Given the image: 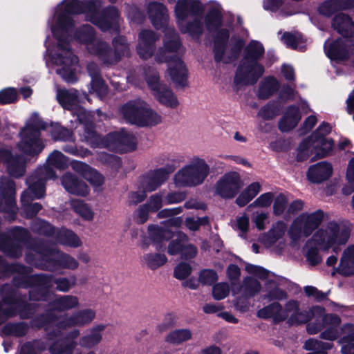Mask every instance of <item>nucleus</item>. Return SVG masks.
<instances>
[{
	"mask_svg": "<svg viewBox=\"0 0 354 354\" xmlns=\"http://www.w3.org/2000/svg\"><path fill=\"white\" fill-rule=\"evenodd\" d=\"M101 1L91 0L83 3L78 0H64L59 4L53 21L48 20L51 30L57 40V46L51 53V60L58 67L56 73L66 82L74 83L77 80L75 65L78 59L71 50L69 42L75 39L86 46L87 51L94 55L103 54L99 48L104 44L95 37V32L91 25H83L73 33L74 22L73 15L84 13L86 20L97 26L102 31L118 32L119 30L120 15L115 7L111 6L101 11Z\"/></svg>",
	"mask_w": 354,
	"mask_h": 354,
	"instance_id": "1",
	"label": "nucleus"
},
{
	"mask_svg": "<svg viewBox=\"0 0 354 354\" xmlns=\"http://www.w3.org/2000/svg\"><path fill=\"white\" fill-rule=\"evenodd\" d=\"M147 10L153 26L156 29H163L165 32L164 46L155 55L156 61L168 64L169 74L176 85L183 87L187 86V68L181 59L176 55L181 44L176 30L168 27L167 8L161 3L152 1L148 3Z\"/></svg>",
	"mask_w": 354,
	"mask_h": 354,
	"instance_id": "2",
	"label": "nucleus"
},
{
	"mask_svg": "<svg viewBox=\"0 0 354 354\" xmlns=\"http://www.w3.org/2000/svg\"><path fill=\"white\" fill-rule=\"evenodd\" d=\"M350 237V230L346 226L335 222L329 223L325 227L319 229L309 239L304 251L308 263L315 266L322 261L318 248L323 251L331 249L337 252L341 245H345Z\"/></svg>",
	"mask_w": 354,
	"mask_h": 354,
	"instance_id": "3",
	"label": "nucleus"
},
{
	"mask_svg": "<svg viewBox=\"0 0 354 354\" xmlns=\"http://www.w3.org/2000/svg\"><path fill=\"white\" fill-rule=\"evenodd\" d=\"M314 322L307 325V331L310 334H316L324 329L320 334V337L324 339L333 341L339 335V326L341 323L340 317L335 314H326L324 308L314 306L308 311L297 312L289 318L291 324H300L309 320Z\"/></svg>",
	"mask_w": 354,
	"mask_h": 354,
	"instance_id": "4",
	"label": "nucleus"
},
{
	"mask_svg": "<svg viewBox=\"0 0 354 354\" xmlns=\"http://www.w3.org/2000/svg\"><path fill=\"white\" fill-rule=\"evenodd\" d=\"M26 260L28 263L39 269L51 272L57 271L59 268L75 270L79 266L74 257L66 253L59 254L55 246L43 242L35 243L29 248Z\"/></svg>",
	"mask_w": 354,
	"mask_h": 354,
	"instance_id": "5",
	"label": "nucleus"
},
{
	"mask_svg": "<svg viewBox=\"0 0 354 354\" xmlns=\"http://www.w3.org/2000/svg\"><path fill=\"white\" fill-rule=\"evenodd\" d=\"M222 15L218 6L212 8L207 13L205 22L209 31L218 30L214 39V54L216 62L229 63L236 59L244 46V41L239 39L233 47L227 49V41L230 37L229 30L226 28L218 30L221 24Z\"/></svg>",
	"mask_w": 354,
	"mask_h": 354,
	"instance_id": "6",
	"label": "nucleus"
},
{
	"mask_svg": "<svg viewBox=\"0 0 354 354\" xmlns=\"http://www.w3.org/2000/svg\"><path fill=\"white\" fill-rule=\"evenodd\" d=\"M332 27L345 38L335 41L326 40L324 44L325 53L331 59H346L354 52V22L348 15L339 13L333 17Z\"/></svg>",
	"mask_w": 354,
	"mask_h": 354,
	"instance_id": "7",
	"label": "nucleus"
},
{
	"mask_svg": "<svg viewBox=\"0 0 354 354\" xmlns=\"http://www.w3.org/2000/svg\"><path fill=\"white\" fill-rule=\"evenodd\" d=\"M176 23L182 33L198 39L204 30L203 8L199 0H178L174 9Z\"/></svg>",
	"mask_w": 354,
	"mask_h": 354,
	"instance_id": "8",
	"label": "nucleus"
},
{
	"mask_svg": "<svg viewBox=\"0 0 354 354\" xmlns=\"http://www.w3.org/2000/svg\"><path fill=\"white\" fill-rule=\"evenodd\" d=\"M264 54L263 45L252 41L245 49V55L238 67L234 81L236 84H254L264 73L263 66L258 61Z\"/></svg>",
	"mask_w": 354,
	"mask_h": 354,
	"instance_id": "9",
	"label": "nucleus"
},
{
	"mask_svg": "<svg viewBox=\"0 0 354 354\" xmlns=\"http://www.w3.org/2000/svg\"><path fill=\"white\" fill-rule=\"evenodd\" d=\"M85 133L82 141L93 148H110L119 151H131L136 148V138L131 133L122 129L109 133L106 138H102L94 130V125L85 126Z\"/></svg>",
	"mask_w": 354,
	"mask_h": 354,
	"instance_id": "10",
	"label": "nucleus"
},
{
	"mask_svg": "<svg viewBox=\"0 0 354 354\" xmlns=\"http://www.w3.org/2000/svg\"><path fill=\"white\" fill-rule=\"evenodd\" d=\"M95 311L91 308L81 309L71 315H65L62 319L57 323V329L50 330V326L57 321V315L51 310L47 311L39 317L40 327H44L48 333L49 339L59 337L61 329H67L72 327H83L90 324L95 318Z\"/></svg>",
	"mask_w": 354,
	"mask_h": 354,
	"instance_id": "11",
	"label": "nucleus"
},
{
	"mask_svg": "<svg viewBox=\"0 0 354 354\" xmlns=\"http://www.w3.org/2000/svg\"><path fill=\"white\" fill-rule=\"evenodd\" d=\"M55 177V172L50 169H43L35 175H31L26 180L28 188L22 193L21 201L26 217L35 216L42 208L39 203H32L35 199H39L45 195L46 180Z\"/></svg>",
	"mask_w": 354,
	"mask_h": 354,
	"instance_id": "12",
	"label": "nucleus"
},
{
	"mask_svg": "<svg viewBox=\"0 0 354 354\" xmlns=\"http://www.w3.org/2000/svg\"><path fill=\"white\" fill-rule=\"evenodd\" d=\"M210 174V166L205 160L194 156L174 175V180L178 187H196L203 184Z\"/></svg>",
	"mask_w": 354,
	"mask_h": 354,
	"instance_id": "13",
	"label": "nucleus"
},
{
	"mask_svg": "<svg viewBox=\"0 0 354 354\" xmlns=\"http://www.w3.org/2000/svg\"><path fill=\"white\" fill-rule=\"evenodd\" d=\"M44 129V124L37 117V114H34L20 133L21 141L18 144L19 150L28 156L39 153L44 147L39 139V131Z\"/></svg>",
	"mask_w": 354,
	"mask_h": 354,
	"instance_id": "14",
	"label": "nucleus"
},
{
	"mask_svg": "<svg viewBox=\"0 0 354 354\" xmlns=\"http://www.w3.org/2000/svg\"><path fill=\"white\" fill-rule=\"evenodd\" d=\"M40 275H45L48 277L50 279V285L45 289L43 287L39 286L37 283L32 280H28L25 283L24 288L30 287L31 290L29 291V299L33 301H48L50 299L53 293L50 291V288L53 286V282L56 286L57 290L62 292H68L72 288L75 286L77 279L75 275L70 277H58L53 279L51 274H41Z\"/></svg>",
	"mask_w": 354,
	"mask_h": 354,
	"instance_id": "15",
	"label": "nucleus"
},
{
	"mask_svg": "<svg viewBox=\"0 0 354 354\" xmlns=\"http://www.w3.org/2000/svg\"><path fill=\"white\" fill-rule=\"evenodd\" d=\"M324 218V212L317 209L313 212H304L292 223L288 235L292 241H298L301 236H308L317 229Z\"/></svg>",
	"mask_w": 354,
	"mask_h": 354,
	"instance_id": "16",
	"label": "nucleus"
},
{
	"mask_svg": "<svg viewBox=\"0 0 354 354\" xmlns=\"http://www.w3.org/2000/svg\"><path fill=\"white\" fill-rule=\"evenodd\" d=\"M57 98L63 108L75 112L77 119L80 121L79 126L77 127L78 131H83L80 136L81 139L82 135L85 133V126L94 125L91 118V114L85 109L78 105L77 93L75 89H60L57 91Z\"/></svg>",
	"mask_w": 354,
	"mask_h": 354,
	"instance_id": "17",
	"label": "nucleus"
},
{
	"mask_svg": "<svg viewBox=\"0 0 354 354\" xmlns=\"http://www.w3.org/2000/svg\"><path fill=\"white\" fill-rule=\"evenodd\" d=\"M15 272L17 274L13 279L14 284L19 287L24 288L28 280H32L37 283L39 286L43 289L50 285V279L45 275H30L29 268L24 267L19 264L8 265L0 257V277L6 274L7 272Z\"/></svg>",
	"mask_w": 354,
	"mask_h": 354,
	"instance_id": "18",
	"label": "nucleus"
},
{
	"mask_svg": "<svg viewBox=\"0 0 354 354\" xmlns=\"http://www.w3.org/2000/svg\"><path fill=\"white\" fill-rule=\"evenodd\" d=\"M147 84L155 98L162 104L169 108H176L179 102L174 93L164 84L159 82L156 71L148 68L145 71Z\"/></svg>",
	"mask_w": 354,
	"mask_h": 354,
	"instance_id": "19",
	"label": "nucleus"
},
{
	"mask_svg": "<svg viewBox=\"0 0 354 354\" xmlns=\"http://www.w3.org/2000/svg\"><path fill=\"white\" fill-rule=\"evenodd\" d=\"M0 194L2 197L0 202V211L7 214V219L12 221L17 213L15 182L8 177H2L0 181Z\"/></svg>",
	"mask_w": 354,
	"mask_h": 354,
	"instance_id": "20",
	"label": "nucleus"
},
{
	"mask_svg": "<svg viewBox=\"0 0 354 354\" xmlns=\"http://www.w3.org/2000/svg\"><path fill=\"white\" fill-rule=\"evenodd\" d=\"M102 44H104V46L103 48L100 47L101 49L99 48V52L103 54L104 59L100 55H97V57L104 64H115L122 57L129 56L130 54L129 44L124 37L118 36L113 39V51L107 43L102 41Z\"/></svg>",
	"mask_w": 354,
	"mask_h": 354,
	"instance_id": "21",
	"label": "nucleus"
},
{
	"mask_svg": "<svg viewBox=\"0 0 354 354\" xmlns=\"http://www.w3.org/2000/svg\"><path fill=\"white\" fill-rule=\"evenodd\" d=\"M10 290V286L5 285L0 287V295L2 296V301H0V324L5 322L8 318L16 315L18 313L23 319L28 318L31 313H27L23 310H18L21 304L16 302L15 297L16 293H8Z\"/></svg>",
	"mask_w": 354,
	"mask_h": 354,
	"instance_id": "22",
	"label": "nucleus"
},
{
	"mask_svg": "<svg viewBox=\"0 0 354 354\" xmlns=\"http://www.w3.org/2000/svg\"><path fill=\"white\" fill-rule=\"evenodd\" d=\"M240 175L236 172L225 174L216 185V192L222 198H232L243 187Z\"/></svg>",
	"mask_w": 354,
	"mask_h": 354,
	"instance_id": "23",
	"label": "nucleus"
},
{
	"mask_svg": "<svg viewBox=\"0 0 354 354\" xmlns=\"http://www.w3.org/2000/svg\"><path fill=\"white\" fill-rule=\"evenodd\" d=\"M13 239L0 244V250L12 258H18L22 254V243L28 237V232L21 227H15L10 231Z\"/></svg>",
	"mask_w": 354,
	"mask_h": 354,
	"instance_id": "24",
	"label": "nucleus"
},
{
	"mask_svg": "<svg viewBox=\"0 0 354 354\" xmlns=\"http://www.w3.org/2000/svg\"><path fill=\"white\" fill-rule=\"evenodd\" d=\"M159 37V35L149 30H143L139 33L136 50L140 57L147 59L153 55L155 43Z\"/></svg>",
	"mask_w": 354,
	"mask_h": 354,
	"instance_id": "25",
	"label": "nucleus"
},
{
	"mask_svg": "<svg viewBox=\"0 0 354 354\" xmlns=\"http://www.w3.org/2000/svg\"><path fill=\"white\" fill-rule=\"evenodd\" d=\"M145 101L140 99L129 100L120 109V114L129 123L137 126L139 118L141 116Z\"/></svg>",
	"mask_w": 354,
	"mask_h": 354,
	"instance_id": "26",
	"label": "nucleus"
},
{
	"mask_svg": "<svg viewBox=\"0 0 354 354\" xmlns=\"http://www.w3.org/2000/svg\"><path fill=\"white\" fill-rule=\"evenodd\" d=\"M173 170V169L166 168L154 170L145 178L142 183L144 189L148 192L155 191L168 179L169 174Z\"/></svg>",
	"mask_w": 354,
	"mask_h": 354,
	"instance_id": "27",
	"label": "nucleus"
},
{
	"mask_svg": "<svg viewBox=\"0 0 354 354\" xmlns=\"http://www.w3.org/2000/svg\"><path fill=\"white\" fill-rule=\"evenodd\" d=\"M333 173L332 165L323 161L311 165L307 172L308 179L315 183H320L328 179Z\"/></svg>",
	"mask_w": 354,
	"mask_h": 354,
	"instance_id": "28",
	"label": "nucleus"
},
{
	"mask_svg": "<svg viewBox=\"0 0 354 354\" xmlns=\"http://www.w3.org/2000/svg\"><path fill=\"white\" fill-rule=\"evenodd\" d=\"M62 184L68 193L82 196L88 194L86 184L71 173L67 172L62 176Z\"/></svg>",
	"mask_w": 354,
	"mask_h": 354,
	"instance_id": "29",
	"label": "nucleus"
},
{
	"mask_svg": "<svg viewBox=\"0 0 354 354\" xmlns=\"http://www.w3.org/2000/svg\"><path fill=\"white\" fill-rule=\"evenodd\" d=\"M50 306L53 311H68L80 306V299L71 295H57L50 303Z\"/></svg>",
	"mask_w": 354,
	"mask_h": 354,
	"instance_id": "30",
	"label": "nucleus"
},
{
	"mask_svg": "<svg viewBox=\"0 0 354 354\" xmlns=\"http://www.w3.org/2000/svg\"><path fill=\"white\" fill-rule=\"evenodd\" d=\"M337 272L344 276L354 274V244L347 246L342 252Z\"/></svg>",
	"mask_w": 354,
	"mask_h": 354,
	"instance_id": "31",
	"label": "nucleus"
},
{
	"mask_svg": "<svg viewBox=\"0 0 354 354\" xmlns=\"http://www.w3.org/2000/svg\"><path fill=\"white\" fill-rule=\"evenodd\" d=\"M301 118V115L298 107L296 106H290L287 108L284 115L279 123V129L281 131L286 132L294 129Z\"/></svg>",
	"mask_w": 354,
	"mask_h": 354,
	"instance_id": "32",
	"label": "nucleus"
},
{
	"mask_svg": "<svg viewBox=\"0 0 354 354\" xmlns=\"http://www.w3.org/2000/svg\"><path fill=\"white\" fill-rule=\"evenodd\" d=\"M48 165L39 168L36 170V171L32 175H35L39 171L43 169H52L54 172H55L51 167H54L59 170H64L70 165L69 158L63 154L61 151L55 150L53 151L48 157L47 159ZM57 178L56 173H55V177L53 178ZM50 179H53L51 178Z\"/></svg>",
	"mask_w": 354,
	"mask_h": 354,
	"instance_id": "33",
	"label": "nucleus"
},
{
	"mask_svg": "<svg viewBox=\"0 0 354 354\" xmlns=\"http://www.w3.org/2000/svg\"><path fill=\"white\" fill-rule=\"evenodd\" d=\"M7 163V170L8 174L15 177L19 178L25 173V160L21 156H12L9 151V156L4 157Z\"/></svg>",
	"mask_w": 354,
	"mask_h": 354,
	"instance_id": "34",
	"label": "nucleus"
},
{
	"mask_svg": "<svg viewBox=\"0 0 354 354\" xmlns=\"http://www.w3.org/2000/svg\"><path fill=\"white\" fill-rule=\"evenodd\" d=\"M137 126L140 127H153L160 124L162 121L161 116L145 102L140 118Z\"/></svg>",
	"mask_w": 354,
	"mask_h": 354,
	"instance_id": "35",
	"label": "nucleus"
},
{
	"mask_svg": "<svg viewBox=\"0 0 354 354\" xmlns=\"http://www.w3.org/2000/svg\"><path fill=\"white\" fill-rule=\"evenodd\" d=\"M54 239L56 243L71 248H77L82 244L80 238L73 232L65 228L57 229Z\"/></svg>",
	"mask_w": 354,
	"mask_h": 354,
	"instance_id": "36",
	"label": "nucleus"
},
{
	"mask_svg": "<svg viewBox=\"0 0 354 354\" xmlns=\"http://www.w3.org/2000/svg\"><path fill=\"white\" fill-rule=\"evenodd\" d=\"M257 315L263 319L272 318L275 322L286 319V315L282 312V306L277 302H274L258 310Z\"/></svg>",
	"mask_w": 354,
	"mask_h": 354,
	"instance_id": "37",
	"label": "nucleus"
},
{
	"mask_svg": "<svg viewBox=\"0 0 354 354\" xmlns=\"http://www.w3.org/2000/svg\"><path fill=\"white\" fill-rule=\"evenodd\" d=\"M287 230L286 224L283 221H278L273 225L272 227L263 236V241L267 246L274 244L285 234Z\"/></svg>",
	"mask_w": 354,
	"mask_h": 354,
	"instance_id": "38",
	"label": "nucleus"
},
{
	"mask_svg": "<svg viewBox=\"0 0 354 354\" xmlns=\"http://www.w3.org/2000/svg\"><path fill=\"white\" fill-rule=\"evenodd\" d=\"M315 139L312 136L303 140L298 147L297 159L299 161H304L309 158L312 155L314 157L311 160H314L316 158V148H314Z\"/></svg>",
	"mask_w": 354,
	"mask_h": 354,
	"instance_id": "39",
	"label": "nucleus"
},
{
	"mask_svg": "<svg viewBox=\"0 0 354 354\" xmlns=\"http://www.w3.org/2000/svg\"><path fill=\"white\" fill-rule=\"evenodd\" d=\"M261 185L259 182L250 184L236 199V205L239 207L246 205L261 192Z\"/></svg>",
	"mask_w": 354,
	"mask_h": 354,
	"instance_id": "40",
	"label": "nucleus"
},
{
	"mask_svg": "<svg viewBox=\"0 0 354 354\" xmlns=\"http://www.w3.org/2000/svg\"><path fill=\"white\" fill-rule=\"evenodd\" d=\"M104 325L93 327L87 335L80 339V344L86 348L95 346L100 342L102 337L101 332L104 330Z\"/></svg>",
	"mask_w": 354,
	"mask_h": 354,
	"instance_id": "41",
	"label": "nucleus"
},
{
	"mask_svg": "<svg viewBox=\"0 0 354 354\" xmlns=\"http://www.w3.org/2000/svg\"><path fill=\"white\" fill-rule=\"evenodd\" d=\"M279 88L278 81L274 77H267L260 84L259 97L261 99H267L273 95Z\"/></svg>",
	"mask_w": 354,
	"mask_h": 354,
	"instance_id": "42",
	"label": "nucleus"
},
{
	"mask_svg": "<svg viewBox=\"0 0 354 354\" xmlns=\"http://www.w3.org/2000/svg\"><path fill=\"white\" fill-rule=\"evenodd\" d=\"M150 239L154 243H161L172 237V232L165 226L150 225L148 227Z\"/></svg>",
	"mask_w": 354,
	"mask_h": 354,
	"instance_id": "43",
	"label": "nucleus"
},
{
	"mask_svg": "<svg viewBox=\"0 0 354 354\" xmlns=\"http://www.w3.org/2000/svg\"><path fill=\"white\" fill-rule=\"evenodd\" d=\"M331 139L320 137L315 139L314 148H316V158H324L329 154L333 147Z\"/></svg>",
	"mask_w": 354,
	"mask_h": 354,
	"instance_id": "44",
	"label": "nucleus"
},
{
	"mask_svg": "<svg viewBox=\"0 0 354 354\" xmlns=\"http://www.w3.org/2000/svg\"><path fill=\"white\" fill-rule=\"evenodd\" d=\"M31 227L34 232L48 237H53V239L57 230V229L54 228L49 223L39 218L33 221Z\"/></svg>",
	"mask_w": 354,
	"mask_h": 354,
	"instance_id": "45",
	"label": "nucleus"
},
{
	"mask_svg": "<svg viewBox=\"0 0 354 354\" xmlns=\"http://www.w3.org/2000/svg\"><path fill=\"white\" fill-rule=\"evenodd\" d=\"M143 262L151 270L163 266L167 261L165 254L147 253L142 257Z\"/></svg>",
	"mask_w": 354,
	"mask_h": 354,
	"instance_id": "46",
	"label": "nucleus"
},
{
	"mask_svg": "<svg viewBox=\"0 0 354 354\" xmlns=\"http://www.w3.org/2000/svg\"><path fill=\"white\" fill-rule=\"evenodd\" d=\"M281 40L288 47L293 49L302 50L305 48L302 36L299 33L291 34L286 32L283 34Z\"/></svg>",
	"mask_w": 354,
	"mask_h": 354,
	"instance_id": "47",
	"label": "nucleus"
},
{
	"mask_svg": "<svg viewBox=\"0 0 354 354\" xmlns=\"http://www.w3.org/2000/svg\"><path fill=\"white\" fill-rule=\"evenodd\" d=\"M72 209L80 216L86 220H91L93 213L91 208L81 200H72L71 201Z\"/></svg>",
	"mask_w": 354,
	"mask_h": 354,
	"instance_id": "48",
	"label": "nucleus"
},
{
	"mask_svg": "<svg viewBox=\"0 0 354 354\" xmlns=\"http://www.w3.org/2000/svg\"><path fill=\"white\" fill-rule=\"evenodd\" d=\"M261 289V284L254 278L248 277L243 281V291L245 296L253 297L258 294Z\"/></svg>",
	"mask_w": 354,
	"mask_h": 354,
	"instance_id": "49",
	"label": "nucleus"
},
{
	"mask_svg": "<svg viewBox=\"0 0 354 354\" xmlns=\"http://www.w3.org/2000/svg\"><path fill=\"white\" fill-rule=\"evenodd\" d=\"M51 135L54 140L61 141H75L73 133L68 129L59 125L52 126Z\"/></svg>",
	"mask_w": 354,
	"mask_h": 354,
	"instance_id": "50",
	"label": "nucleus"
},
{
	"mask_svg": "<svg viewBox=\"0 0 354 354\" xmlns=\"http://www.w3.org/2000/svg\"><path fill=\"white\" fill-rule=\"evenodd\" d=\"M333 344L329 342H323L315 339H309L305 342L304 348L307 351H316L320 354H325L326 351L333 347Z\"/></svg>",
	"mask_w": 354,
	"mask_h": 354,
	"instance_id": "51",
	"label": "nucleus"
},
{
	"mask_svg": "<svg viewBox=\"0 0 354 354\" xmlns=\"http://www.w3.org/2000/svg\"><path fill=\"white\" fill-rule=\"evenodd\" d=\"M28 328L26 324L23 323L19 324H9L6 325L1 330V335H15L21 337L27 333Z\"/></svg>",
	"mask_w": 354,
	"mask_h": 354,
	"instance_id": "52",
	"label": "nucleus"
},
{
	"mask_svg": "<svg viewBox=\"0 0 354 354\" xmlns=\"http://www.w3.org/2000/svg\"><path fill=\"white\" fill-rule=\"evenodd\" d=\"M76 345L73 341L67 344L58 341L49 347V351L51 354H71Z\"/></svg>",
	"mask_w": 354,
	"mask_h": 354,
	"instance_id": "53",
	"label": "nucleus"
},
{
	"mask_svg": "<svg viewBox=\"0 0 354 354\" xmlns=\"http://www.w3.org/2000/svg\"><path fill=\"white\" fill-rule=\"evenodd\" d=\"M192 337V333L188 329H179L170 333L167 337V341L172 344H180Z\"/></svg>",
	"mask_w": 354,
	"mask_h": 354,
	"instance_id": "54",
	"label": "nucleus"
},
{
	"mask_svg": "<svg viewBox=\"0 0 354 354\" xmlns=\"http://www.w3.org/2000/svg\"><path fill=\"white\" fill-rule=\"evenodd\" d=\"M46 348V345L41 340L27 342L21 346V354H36V351L42 352Z\"/></svg>",
	"mask_w": 354,
	"mask_h": 354,
	"instance_id": "55",
	"label": "nucleus"
},
{
	"mask_svg": "<svg viewBox=\"0 0 354 354\" xmlns=\"http://www.w3.org/2000/svg\"><path fill=\"white\" fill-rule=\"evenodd\" d=\"M274 199V194L272 192H266L260 195L254 202H252L248 208L260 207L266 208L268 207L272 203Z\"/></svg>",
	"mask_w": 354,
	"mask_h": 354,
	"instance_id": "56",
	"label": "nucleus"
},
{
	"mask_svg": "<svg viewBox=\"0 0 354 354\" xmlns=\"http://www.w3.org/2000/svg\"><path fill=\"white\" fill-rule=\"evenodd\" d=\"M337 11L339 10L337 0H326L319 6V13L326 17H330Z\"/></svg>",
	"mask_w": 354,
	"mask_h": 354,
	"instance_id": "57",
	"label": "nucleus"
},
{
	"mask_svg": "<svg viewBox=\"0 0 354 354\" xmlns=\"http://www.w3.org/2000/svg\"><path fill=\"white\" fill-rule=\"evenodd\" d=\"M217 279V273L214 270L210 269L201 270L198 275V281L203 285L210 286L216 282Z\"/></svg>",
	"mask_w": 354,
	"mask_h": 354,
	"instance_id": "58",
	"label": "nucleus"
},
{
	"mask_svg": "<svg viewBox=\"0 0 354 354\" xmlns=\"http://www.w3.org/2000/svg\"><path fill=\"white\" fill-rule=\"evenodd\" d=\"M230 293V287L227 283H218L212 288V295L214 299L221 300L227 297Z\"/></svg>",
	"mask_w": 354,
	"mask_h": 354,
	"instance_id": "59",
	"label": "nucleus"
},
{
	"mask_svg": "<svg viewBox=\"0 0 354 354\" xmlns=\"http://www.w3.org/2000/svg\"><path fill=\"white\" fill-rule=\"evenodd\" d=\"M249 217L245 214L238 216L236 219L234 229L240 232L239 236L243 239L246 238V233L249 229Z\"/></svg>",
	"mask_w": 354,
	"mask_h": 354,
	"instance_id": "60",
	"label": "nucleus"
},
{
	"mask_svg": "<svg viewBox=\"0 0 354 354\" xmlns=\"http://www.w3.org/2000/svg\"><path fill=\"white\" fill-rule=\"evenodd\" d=\"M91 92L95 93L101 99L103 98L107 93V86L102 77L94 79L91 80Z\"/></svg>",
	"mask_w": 354,
	"mask_h": 354,
	"instance_id": "61",
	"label": "nucleus"
},
{
	"mask_svg": "<svg viewBox=\"0 0 354 354\" xmlns=\"http://www.w3.org/2000/svg\"><path fill=\"white\" fill-rule=\"evenodd\" d=\"M270 288H272L270 290L268 289V293L264 296L265 299H268V300H283L286 299L287 294L283 290L276 287L274 283H270Z\"/></svg>",
	"mask_w": 354,
	"mask_h": 354,
	"instance_id": "62",
	"label": "nucleus"
},
{
	"mask_svg": "<svg viewBox=\"0 0 354 354\" xmlns=\"http://www.w3.org/2000/svg\"><path fill=\"white\" fill-rule=\"evenodd\" d=\"M162 194L158 193L150 196L148 202L145 204L151 212H156L160 209L163 205H165V200L162 199Z\"/></svg>",
	"mask_w": 354,
	"mask_h": 354,
	"instance_id": "63",
	"label": "nucleus"
},
{
	"mask_svg": "<svg viewBox=\"0 0 354 354\" xmlns=\"http://www.w3.org/2000/svg\"><path fill=\"white\" fill-rule=\"evenodd\" d=\"M341 334L344 335V337L339 339L340 344H344L347 342L354 341V325L347 324L344 325L340 328Z\"/></svg>",
	"mask_w": 354,
	"mask_h": 354,
	"instance_id": "64",
	"label": "nucleus"
}]
</instances>
